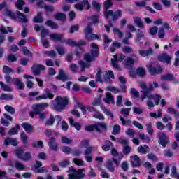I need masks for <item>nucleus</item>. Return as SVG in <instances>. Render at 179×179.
Returning a JSON list of instances; mask_svg holds the SVG:
<instances>
[{
  "label": "nucleus",
  "mask_w": 179,
  "mask_h": 179,
  "mask_svg": "<svg viewBox=\"0 0 179 179\" xmlns=\"http://www.w3.org/2000/svg\"><path fill=\"white\" fill-rule=\"evenodd\" d=\"M139 86L143 90L141 91L143 94L141 96V101H143L145 99H148L147 106L148 107L149 110H150V108H153V107H155V106H159V101L162 100V96L157 94H150L155 90V87H153V85H152V83H149L148 87V85L146 83H145V82L141 81L139 83ZM152 100H154L155 103L153 101H152Z\"/></svg>",
  "instance_id": "obj_1"
},
{
  "label": "nucleus",
  "mask_w": 179,
  "mask_h": 179,
  "mask_svg": "<svg viewBox=\"0 0 179 179\" xmlns=\"http://www.w3.org/2000/svg\"><path fill=\"white\" fill-rule=\"evenodd\" d=\"M148 150H149V147H148L147 145H141L138 148V151L139 152V153H142L143 155L146 154V152H148Z\"/></svg>",
  "instance_id": "obj_47"
},
{
  "label": "nucleus",
  "mask_w": 179,
  "mask_h": 179,
  "mask_svg": "<svg viewBox=\"0 0 179 179\" xmlns=\"http://www.w3.org/2000/svg\"><path fill=\"white\" fill-rule=\"evenodd\" d=\"M166 36V31H164V28L161 27L158 31V37L159 38H164Z\"/></svg>",
  "instance_id": "obj_53"
},
{
  "label": "nucleus",
  "mask_w": 179,
  "mask_h": 179,
  "mask_svg": "<svg viewBox=\"0 0 179 179\" xmlns=\"http://www.w3.org/2000/svg\"><path fill=\"white\" fill-rule=\"evenodd\" d=\"M22 51L24 53V55H27V57H31L32 56L31 52H30V50H29L27 49V48H26V47H22Z\"/></svg>",
  "instance_id": "obj_60"
},
{
  "label": "nucleus",
  "mask_w": 179,
  "mask_h": 179,
  "mask_svg": "<svg viewBox=\"0 0 179 179\" xmlns=\"http://www.w3.org/2000/svg\"><path fill=\"white\" fill-rule=\"evenodd\" d=\"M45 25L46 26H48L49 27L55 29V30H57L58 29V24L55 22H54L53 21H51L50 20H48L46 22H45Z\"/></svg>",
  "instance_id": "obj_33"
},
{
  "label": "nucleus",
  "mask_w": 179,
  "mask_h": 179,
  "mask_svg": "<svg viewBox=\"0 0 179 179\" xmlns=\"http://www.w3.org/2000/svg\"><path fill=\"white\" fill-rule=\"evenodd\" d=\"M13 95L11 94H2L0 96V100H13Z\"/></svg>",
  "instance_id": "obj_38"
},
{
  "label": "nucleus",
  "mask_w": 179,
  "mask_h": 179,
  "mask_svg": "<svg viewBox=\"0 0 179 179\" xmlns=\"http://www.w3.org/2000/svg\"><path fill=\"white\" fill-rule=\"evenodd\" d=\"M118 56L117 55H115L113 56V58L111 59V64L113 68H115L116 69H118L120 68V66L118 65Z\"/></svg>",
  "instance_id": "obj_34"
},
{
  "label": "nucleus",
  "mask_w": 179,
  "mask_h": 179,
  "mask_svg": "<svg viewBox=\"0 0 179 179\" xmlns=\"http://www.w3.org/2000/svg\"><path fill=\"white\" fill-rule=\"evenodd\" d=\"M85 36L88 41H91V40H99V38H100V35L93 34V29L90 24H88L86 27L85 30Z\"/></svg>",
  "instance_id": "obj_5"
},
{
  "label": "nucleus",
  "mask_w": 179,
  "mask_h": 179,
  "mask_svg": "<svg viewBox=\"0 0 179 179\" xmlns=\"http://www.w3.org/2000/svg\"><path fill=\"white\" fill-rule=\"evenodd\" d=\"M48 106V103H36L32 105V109L36 112V114H40V113L45 110Z\"/></svg>",
  "instance_id": "obj_10"
},
{
  "label": "nucleus",
  "mask_w": 179,
  "mask_h": 179,
  "mask_svg": "<svg viewBox=\"0 0 179 179\" xmlns=\"http://www.w3.org/2000/svg\"><path fill=\"white\" fill-rule=\"evenodd\" d=\"M130 159V163L132 167H141V158L138 155H134Z\"/></svg>",
  "instance_id": "obj_15"
},
{
  "label": "nucleus",
  "mask_w": 179,
  "mask_h": 179,
  "mask_svg": "<svg viewBox=\"0 0 179 179\" xmlns=\"http://www.w3.org/2000/svg\"><path fill=\"white\" fill-rule=\"evenodd\" d=\"M120 131H121V127L120 125H115L113 129V135H117V134H120Z\"/></svg>",
  "instance_id": "obj_58"
},
{
  "label": "nucleus",
  "mask_w": 179,
  "mask_h": 179,
  "mask_svg": "<svg viewBox=\"0 0 179 179\" xmlns=\"http://www.w3.org/2000/svg\"><path fill=\"white\" fill-rule=\"evenodd\" d=\"M3 73H6V75H9L10 73H12L13 72V69L8 66H4L3 69Z\"/></svg>",
  "instance_id": "obj_54"
},
{
  "label": "nucleus",
  "mask_w": 179,
  "mask_h": 179,
  "mask_svg": "<svg viewBox=\"0 0 179 179\" xmlns=\"http://www.w3.org/2000/svg\"><path fill=\"white\" fill-rule=\"evenodd\" d=\"M56 50L59 55H64L65 54V48L62 46H57Z\"/></svg>",
  "instance_id": "obj_57"
},
{
  "label": "nucleus",
  "mask_w": 179,
  "mask_h": 179,
  "mask_svg": "<svg viewBox=\"0 0 179 179\" xmlns=\"http://www.w3.org/2000/svg\"><path fill=\"white\" fill-rule=\"evenodd\" d=\"M4 145L5 146H9V145L17 146V140L16 138H7L4 140Z\"/></svg>",
  "instance_id": "obj_24"
},
{
  "label": "nucleus",
  "mask_w": 179,
  "mask_h": 179,
  "mask_svg": "<svg viewBox=\"0 0 179 179\" xmlns=\"http://www.w3.org/2000/svg\"><path fill=\"white\" fill-rule=\"evenodd\" d=\"M171 176L173 178L179 179V173L177 172V167L176 166H172Z\"/></svg>",
  "instance_id": "obj_37"
},
{
  "label": "nucleus",
  "mask_w": 179,
  "mask_h": 179,
  "mask_svg": "<svg viewBox=\"0 0 179 179\" xmlns=\"http://www.w3.org/2000/svg\"><path fill=\"white\" fill-rule=\"evenodd\" d=\"M85 171V169H78L76 173L70 174L69 176V179H82L83 177H85V173L83 172Z\"/></svg>",
  "instance_id": "obj_13"
},
{
  "label": "nucleus",
  "mask_w": 179,
  "mask_h": 179,
  "mask_svg": "<svg viewBox=\"0 0 179 179\" xmlns=\"http://www.w3.org/2000/svg\"><path fill=\"white\" fill-rule=\"evenodd\" d=\"M0 86L2 89V90H4V92H11L12 89L9 87V85L3 83V82L0 81Z\"/></svg>",
  "instance_id": "obj_46"
},
{
  "label": "nucleus",
  "mask_w": 179,
  "mask_h": 179,
  "mask_svg": "<svg viewBox=\"0 0 179 179\" xmlns=\"http://www.w3.org/2000/svg\"><path fill=\"white\" fill-rule=\"evenodd\" d=\"M161 80H174L173 74H165L161 76Z\"/></svg>",
  "instance_id": "obj_40"
},
{
  "label": "nucleus",
  "mask_w": 179,
  "mask_h": 179,
  "mask_svg": "<svg viewBox=\"0 0 179 179\" xmlns=\"http://www.w3.org/2000/svg\"><path fill=\"white\" fill-rule=\"evenodd\" d=\"M69 121L70 122V125H71V127H74V128H76V131H80V129L82 128L80 123L75 122V120L71 117L69 118Z\"/></svg>",
  "instance_id": "obj_29"
},
{
  "label": "nucleus",
  "mask_w": 179,
  "mask_h": 179,
  "mask_svg": "<svg viewBox=\"0 0 179 179\" xmlns=\"http://www.w3.org/2000/svg\"><path fill=\"white\" fill-rule=\"evenodd\" d=\"M122 51L124 52V54H132L134 52V49L130 46H124L122 48Z\"/></svg>",
  "instance_id": "obj_52"
},
{
  "label": "nucleus",
  "mask_w": 179,
  "mask_h": 179,
  "mask_svg": "<svg viewBox=\"0 0 179 179\" xmlns=\"http://www.w3.org/2000/svg\"><path fill=\"white\" fill-rule=\"evenodd\" d=\"M69 103V100L66 96H58L55 98V103L53 105V109L55 111H58L61 113V111H64L66 106H68Z\"/></svg>",
  "instance_id": "obj_3"
},
{
  "label": "nucleus",
  "mask_w": 179,
  "mask_h": 179,
  "mask_svg": "<svg viewBox=\"0 0 179 179\" xmlns=\"http://www.w3.org/2000/svg\"><path fill=\"white\" fill-rule=\"evenodd\" d=\"M5 110H7L8 113H9L10 114H15L16 113V110L15 109V108L9 106V105H6L4 107Z\"/></svg>",
  "instance_id": "obj_51"
},
{
  "label": "nucleus",
  "mask_w": 179,
  "mask_h": 179,
  "mask_svg": "<svg viewBox=\"0 0 179 179\" xmlns=\"http://www.w3.org/2000/svg\"><path fill=\"white\" fill-rule=\"evenodd\" d=\"M50 40L53 41H62L64 40V35L61 34L53 33L49 34Z\"/></svg>",
  "instance_id": "obj_21"
},
{
  "label": "nucleus",
  "mask_w": 179,
  "mask_h": 179,
  "mask_svg": "<svg viewBox=\"0 0 179 179\" xmlns=\"http://www.w3.org/2000/svg\"><path fill=\"white\" fill-rule=\"evenodd\" d=\"M111 79H114V73L111 70L106 71L103 78H101V69L98 70L96 75V82H101V83L106 82L107 85H111L113 83V80Z\"/></svg>",
  "instance_id": "obj_4"
},
{
  "label": "nucleus",
  "mask_w": 179,
  "mask_h": 179,
  "mask_svg": "<svg viewBox=\"0 0 179 179\" xmlns=\"http://www.w3.org/2000/svg\"><path fill=\"white\" fill-rule=\"evenodd\" d=\"M13 83H14V85H15V86H17L18 89H20V90H23V89H24V84L23 82H22V80L20 78H13Z\"/></svg>",
  "instance_id": "obj_26"
},
{
  "label": "nucleus",
  "mask_w": 179,
  "mask_h": 179,
  "mask_svg": "<svg viewBox=\"0 0 179 179\" xmlns=\"http://www.w3.org/2000/svg\"><path fill=\"white\" fill-rule=\"evenodd\" d=\"M31 69H32L33 73H34V75L38 76V75H40L41 71H44L45 68L44 67V66L40 64H34Z\"/></svg>",
  "instance_id": "obj_16"
},
{
  "label": "nucleus",
  "mask_w": 179,
  "mask_h": 179,
  "mask_svg": "<svg viewBox=\"0 0 179 179\" xmlns=\"http://www.w3.org/2000/svg\"><path fill=\"white\" fill-rule=\"evenodd\" d=\"M69 164H70L69 159H64L61 162H59V166H60V167L65 168V167H68Z\"/></svg>",
  "instance_id": "obj_56"
},
{
  "label": "nucleus",
  "mask_w": 179,
  "mask_h": 179,
  "mask_svg": "<svg viewBox=\"0 0 179 179\" xmlns=\"http://www.w3.org/2000/svg\"><path fill=\"white\" fill-rule=\"evenodd\" d=\"M134 22L140 27V29H143V23L142 22V20L139 17H133Z\"/></svg>",
  "instance_id": "obj_35"
},
{
  "label": "nucleus",
  "mask_w": 179,
  "mask_h": 179,
  "mask_svg": "<svg viewBox=\"0 0 179 179\" xmlns=\"http://www.w3.org/2000/svg\"><path fill=\"white\" fill-rule=\"evenodd\" d=\"M66 43L71 45V47H79L80 45H86V43L84 41H80L78 42H75L72 39H67L66 41Z\"/></svg>",
  "instance_id": "obj_18"
},
{
  "label": "nucleus",
  "mask_w": 179,
  "mask_h": 179,
  "mask_svg": "<svg viewBox=\"0 0 179 179\" xmlns=\"http://www.w3.org/2000/svg\"><path fill=\"white\" fill-rule=\"evenodd\" d=\"M136 43H141V40L145 37V31L138 29L136 31Z\"/></svg>",
  "instance_id": "obj_28"
},
{
  "label": "nucleus",
  "mask_w": 179,
  "mask_h": 179,
  "mask_svg": "<svg viewBox=\"0 0 179 179\" xmlns=\"http://www.w3.org/2000/svg\"><path fill=\"white\" fill-rule=\"evenodd\" d=\"M21 127H22V128H24L25 132H27V134H31V132H33V131H34V127H33V125L29 124V123H26L24 122L21 124Z\"/></svg>",
  "instance_id": "obj_22"
},
{
  "label": "nucleus",
  "mask_w": 179,
  "mask_h": 179,
  "mask_svg": "<svg viewBox=\"0 0 179 179\" xmlns=\"http://www.w3.org/2000/svg\"><path fill=\"white\" fill-rule=\"evenodd\" d=\"M44 92L45 94L37 96L35 98L36 100H47V99H54V94L51 93V90L48 88H45Z\"/></svg>",
  "instance_id": "obj_8"
},
{
  "label": "nucleus",
  "mask_w": 179,
  "mask_h": 179,
  "mask_svg": "<svg viewBox=\"0 0 179 179\" xmlns=\"http://www.w3.org/2000/svg\"><path fill=\"white\" fill-rule=\"evenodd\" d=\"M100 128L103 129V131H106V129H107V124L104 122H100L95 124V129L97 131V132H101Z\"/></svg>",
  "instance_id": "obj_30"
},
{
  "label": "nucleus",
  "mask_w": 179,
  "mask_h": 179,
  "mask_svg": "<svg viewBox=\"0 0 179 179\" xmlns=\"http://www.w3.org/2000/svg\"><path fill=\"white\" fill-rule=\"evenodd\" d=\"M25 3L23 0H17L15 2V6L19 9V10H23V6H24Z\"/></svg>",
  "instance_id": "obj_44"
},
{
  "label": "nucleus",
  "mask_w": 179,
  "mask_h": 179,
  "mask_svg": "<svg viewBox=\"0 0 179 179\" xmlns=\"http://www.w3.org/2000/svg\"><path fill=\"white\" fill-rule=\"evenodd\" d=\"M62 143H66V145H71L72 142H73V140L69 138L66 136H62L61 138Z\"/></svg>",
  "instance_id": "obj_50"
},
{
  "label": "nucleus",
  "mask_w": 179,
  "mask_h": 179,
  "mask_svg": "<svg viewBox=\"0 0 179 179\" xmlns=\"http://www.w3.org/2000/svg\"><path fill=\"white\" fill-rule=\"evenodd\" d=\"M135 62H138V55L133 54L131 57H127L124 60L123 64L127 69H130V68L134 66Z\"/></svg>",
  "instance_id": "obj_6"
},
{
  "label": "nucleus",
  "mask_w": 179,
  "mask_h": 179,
  "mask_svg": "<svg viewBox=\"0 0 179 179\" xmlns=\"http://www.w3.org/2000/svg\"><path fill=\"white\" fill-rule=\"evenodd\" d=\"M101 110H103L104 114H106V115H107L108 117H110L111 118V120H114V115L113 114V113H111V111H110L108 109H107V108H106V106H101Z\"/></svg>",
  "instance_id": "obj_36"
},
{
  "label": "nucleus",
  "mask_w": 179,
  "mask_h": 179,
  "mask_svg": "<svg viewBox=\"0 0 179 179\" xmlns=\"http://www.w3.org/2000/svg\"><path fill=\"white\" fill-rule=\"evenodd\" d=\"M54 16L56 20L64 21L66 20V15L64 13H57Z\"/></svg>",
  "instance_id": "obj_32"
},
{
  "label": "nucleus",
  "mask_w": 179,
  "mask_h": 179,
  "mask_svg": "<svg viewBox=\"0 0 179 179\" xmlns=\"http://www.w3.org/2000/svg\"><path fill=\"white\" fill-rule=\"evenodd\" d=\"M147 68L151 75H157L161 73L163 71V69H162L160 66H157V67L154 66L153 63L147 65Z\"/></svg>",
  "instance_id": "obj_9"
},
{
  "label": "nucleus",
  "mask_w": 179,
  "mask_h": 179,
  "mask_svg": "<svg viewBox=\"0 0 179 179\" xmlns=\"http://www.w3.org/2000/svg\"><path fill=\"white\" fill-rule=\"evenodd\" d=\"M158 60H159L160 62H166V64H170L171 61V57H170V55H169L167 53H162L158 57Z\"/></svg>",
  "instance_id": "obj_19"
},
{
  "label": "nucleus",
  "mask_w": 179,
  "mask_h": 179,
  "mask_svg": "<svg viewBox=\"0 0 179 179\" xmlns=\"http://www.w3.org/2000/svg\"><path fill=\"white\" fill-rule=\"evenodd\" d=\"M113 162L115 163L117 166L120 164V162L115 158L108 159L106 162V169H108V171L110 173H114L115 171V168L114 167V165H113Z\"/></svg>",
  "instance_id": "obj_12"
},
{
  "label": "nucleus",
  "mask_w": 179,
  "mask_h": 179,
  "mask_svg": "<svg viewBox=\"0 0 179 179\" xmlns=\"http://www.w3.org/2000/svg\"><path fill=\"white\" fill-rule=\"evenodd\" d=\"M48 145L51 150H53L54 152H57V150H58V144L57 143L55 138L51 137L49 139Z\"/></svg>",
  "instance_id": "obj_17"
},
{
  "label": "nucleus",
  "mask_w": 179,
  "mask_h": 179,
  "mask_svg": "<svg viewBox=\"0 0 179 179\" xmlns=\"http://www.w3.org/2000/svg\"><path fill=\"white\" fill-rule=\"evenodd\" d=\"M121 169L123 170V171H128L129 166L128 165V162H127V161L122 162Z\"/></svg>",
  "instance_id": "obj_62"
},
{
  "label": "nucleus",
  "mask_w": 179,
  "mask_h": 179,
  "mask_svg": "<svg viewBox=\"0 0 179 179\" xmlns=\"http://www.w3.org/2000/svg\"><path fill=\"white\" fill-rule=\"evenodd\" d=\"M15 16H16V18L18 19L20 23H27V22H29V20L26 17V15L20 13V11H16Z\"/></svg>",
  "instance_id": "obj_20"
},
{
  "label": "nucleus",
  "mask_w": 179,
  "mask_h": 179,
  "mask_svg": "<svg viewBox=\"0 0 179 179\" xmlns=\"http://www.w3.org/2000/svg\"><path fill=\"white\" fill-rule=\"evenodd\" d=\"M20 138H21L22 142H24V143H27V141H28L29 138L27 137V135L26 134V133H24V131L21 132Z\"/></svg>",
  "instance_id": "obj_63"
},
{
  "label": "nucleus",
  "mask_w": 179,
  "mask_h": 179,
  "mask_svg": "<svg viewBox=\"0 0 179 179\" xmlns=\"http://www.w3.org/2000/svg\"><path fill=\"white\" fill-rule=\"evenodd\" d=\"M56 79L59 80H62V82H66V80H70L71 76L65 72V70L59 69V75L56 77Z\"/></svg>",
  "instance_id": "obj_11"
},
{
  "label": "nucleus",
  "mask_w": 179,
  "mask_h": 179,
  "mask_svg": "<svg viewBox=\"0 0 179 179\" xmlns=\"http://www.w3.org/2000/svg\"><path fill=\"white\" fill-rule=\"evenodd\" d=\"M121 16H122L121 10H117L113 15V20H117L118 17H121Z\"/></svg>",
  "instance_id": "obj_61"
},
{
  "label": "nucleus",
  "mask_w": 179,
  "mask_h": 179,
  "mask_svg": "<svg viewBox=\"0 0 179 179\" xmlns=\"http://www.w3.org/2000/svg\"><path fill=\"white\" fill-rule=\"evenodd\" d=\"M91 50L90 54L87 53L84 55V59L87 63L80 60L78 64L81 68V72H83L86 68H90V62H93V61L96 60V58L99 57L100 55V52H99V45L96 43H91L90 45Z\"/></svg>",
  "instance_id": "obj_2"
},
{
  "label": "nucleus",
  "mask_w": 179,
  "mask_h": 179,
  "mask_svg": "<svg viewBox=\"0 0 179 179\" xmlns=\"http://www.w3.org/2000/svg\"><path fill=\"white\" fill-rule=\"evenodd\" d=\"M157 137L159 145L163 146V148H166V146L169 143V137L167 136V135H166V134H164V132H160L158 133Z\"/></svg>",
  "instance_id": "obj_7"
},
{
  "label": "nucleus",
  "mask_w": 179,
  "mask_h": 179,
  "mask_svg": "<svg viewBox=\"0 0 179 179\" xmlns=\"http://www.w3.org/2000/svg\"><path fill=\"white\" fill-rule=\"evenodd\" d=\"M5 15L9 16L11 19H16V13H12L10 10L6 9L5 10Z\"/></svg>",
  "instance_id": "obj_49"
},
{
  "label": "nucleus",
  "mask_w": 179,
  "mask_h": 179,
  "mask_svg": "<svg viewBox=\"0 0 179 179\" xmlns=\"http://www.w3.org/2000/svg\"><path fill=\"white\" fill-rule=\"evenodd\" d=\"M113 148H114V144L108 140L106 141L105 144L102 146V149L104 152H108V150Z\"/></svg>",
  "instance_id": "obj_27"
},
{
  "label": "nucleus",
  "mask_w": 179,
  "mask_h": 179,
  "mask_svg": "<svg viewBox=\"0 0 179 179\" xmlns=\"http://www.w3.org/2000/svg\"><path fill=\"white\" fill-rule=\"evenodd\" d=\"M103 101L105 103H106V104H110V103L115 104V102L114 101V96H113V94H111L110 92L106 94Z\"/></svg>",
  "instance_id": "obj_25"
},
{
  "label": "nucleus",
  "mask_w": 179,
  "mask_h": 179,
  "mask_svg": "<svg viewBox=\"0 0 179 179\" xmlns=\"http://www.w3.org/2000/svg\"><path fill=\"white\" fill-rule=\"evenodd\" d=\"M14 164L17 170H24V169H26V166H24V164H22L19 161H15Z\"/></svg>",
  "instance_id": "obj_43"
},
{
  "label": "nucleus",
  "mask_w": 179,
  "mask_h": 179,
  "mask_svg": "<svg viewBox=\"0 0 179 179\" xmlns=\"http://www.w3.org/2000/svg\"><path fill=\"white\" fill-rule=\"evenodd\" d=\"M31 153L29 152H26L22 157V160H24V162H29V160H31Z\"/></svg>",
  "instance_id": "obj_45"
},
{
  "label": "nucleus",
  "mask_w": 179,
  "mask_h": 179,
  "mask_svg": "<svg viewBox=\"0 0 179 179\" xmlns=\"http://www.w3.org/2000/svg\"><path fill=\"white\" fill-rule=\"evenodd\" d=\"M15 155L18 157V159H21L23 157L24 155V151L23 150V148L17 149L14 151Z\"/></svg>",
  "instance_id": "obj_42"
},
{
  "label": "nucleus",
  "mask_w": 179,
  "mask_h": 179,
  "mask_svg": "<svg viewBox=\"0 0 179 179\" xmlns=\"http://www.w3.org/2000/svg\"><path fill=\"white\" fill-rule=\"evenodd\" d=\"M94 152V147H88L85 150V155H91Z\"/></svg>",
  "instance_id": "obj_64"
},
{
  "label": "nucleus",
  "mask_w": 179,
  "mask_h": 179,
  "mask_svg": "<svg viewBox=\"0 0 179 179\" xmlns=\"http://www.w3.org/2000/svg\"><path fill=\"white\" fill-rule=\"evenodd\" d=\"M94 118H97L98 120H101V121H104V115L99 112H96L93 115Z\"/></svg>",
  "instance_id": "obj_59"
},
{
  "label": "nucleus",
  "mask_w": 179,
  "mask_h": 179,
  "mask_svg": "<svg viewBox=\"0 0 179 179\" xmlns=\"http://www.w3.org/2000/svg\"><path fill=\"white\" fill-rule=\"evenodd\" d=\"M19 132V124H17L15 127L12 128L8 131V135H16Z\"/></svg>",
  "instance_id": "obj_48"
},
{
  "label": "nucleus",
  "mask_w": 179,
  "mask_h": 179,
  "mask_svg": "<svg viewBox=\"0 0 179 179\" xmlns=\"http://www.w3.org/2000/svg\"><path fill=\"white\" fill-rule=\"evenodd\" d=\"M34 30H36V31H40V30H41V36L42 38H45V36H48L50 34V31L44 28L43 26L40 27L36 24L34 26Z\"/></svg>",
  "instance_id": "obj_14"
},
{
  "label": "nucleus",
  "mask_w": 179,
  "mask_h": 179,
  "mask_svg": "<svg viewBox=\"0 0 179 179\" xmlns=\"http://www.w3.org/2000/svg\"><path fill=\"white\" fill-rule=\"evenodd\" d=\"M168 113L169 114H173L175 117H179V112L178 110H176V109L173 108H168Z\"/></svg>",
  "instance_id": "obj_55"
},
{
  "label": "nucleus",
  "mask_w": 179,
  "mask_h": 179,
  "mask_svg": "<svg viewBox=\"0 0 179 179\" xmlns=\"http://www.w3.org/2000/svg\"><path fill=\"white\" fill-rule=\"evenodd\" d=\"M138 54L141 55V57H150V55H153V49L150 48L148 50H138Z\"/></svg>",
  "instance_id": "obj_23"
},
{
  "label": "nucleus",
  "mask_w": 179,
  "mask_h": 179,
  "mask_svg": "<svg viewBox=\"0 0 179 179\" xmlns=\"http://www.w3.org/2000/svg\"><path fill=\"white\" fill-rule=\"evenodd\" d=\"M136 73L140 78H143L146 75V71L142 67H139L136 69Z\"/></svg>",
  "instance_id": "obj_41"
},
{
  "label": "nucleus",
  "mask_w": 179,
  "mask_h": 179,
  "mask_svg": "<svg viewBox=\"0 0 179 179\" xmlns=\"http://www.w3.org/2000/svg\"><path fill=\"white\" fill-rule=\"evenodd\" d=\"M44 20L43 19V14L39 12L38 13L37 15L35 16L33 19V22L34 23H43V21Z\"/></svg>",
  "instance_id": "obj_31"
},
{
  "label": "nucleus",
  "mask_w": 179,
  "mask_h": 179,
  "mask_svg": "<svg viewBox=\"0 0 179 179\" xmlns=\"http://www.w3.org/2000/svg\"><path fill=\"white\" fill-rule=\"evenodd\" d=\"M54 122H55V118L53 117L52 115H50V118L46 120L45 125L48 127H51L54 125Z\"/></svg>",
  "instance_id": "obj_39"
}]
</instances>
